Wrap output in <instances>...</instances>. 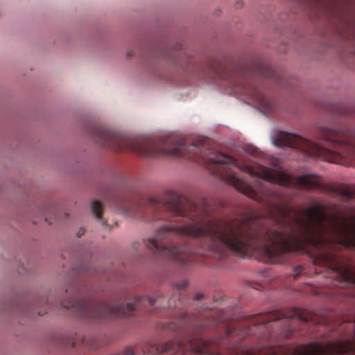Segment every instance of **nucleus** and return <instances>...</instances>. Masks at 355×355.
<instances>
[{
    "label": "nucleus",
    "mask_w": 355,
    "mask_h": 355,
    "mask_svg": "<svg viewBox=\"0 0 355 355\" xmlns=\"http://www.w3.org/2000/svg\"><path fill=\"white\" fill-rule=\"evenodd\" d=\"M259 286H260V285H259V284H257V286H254V288L255 289H259Z\"/></svg>",
    "instance_id": "dca6fc26"
},
{
    "label": "nucleus",
    "mask_w": 355,
    "mask_h": 355,
    "mask_svg": "<svg viewBox=\"0 0 355 355\" xmlns=\"http://www.w3.org/2000/svg\"><path fill=\"white\" fill-rule=\"evenodd\" d=\"M211 70L213 71L215 73H216L218 76H220V72L218 71V69L216 66H211L210 67Z\"/></svg>",
    "instance_id": "f8f14e48"
},
{
    "label": "nucleus",
    "mask_w": 355,
    "mask_h": 355,
    "mask_svg": "<svg viewBox=\"0 0 355 355\" xmlns=\"http://www.w3.org/2000/svg\"><path fill=\"white\" fill-rule=\"evenodd\" d=\"M317 132L320 140L327 143L329 148L283 131L277 134L273 142L276 146L296 148L307 157H319L339 164H347L348 160L355 158V130L318 125Z\"/></svg>",
    "instance_id": "f257e3e1"
},
{
    "label": "nucleus",
    "mask_w": 355,
    "mask_h": 355,
    "mask_svg": "<svg viewBox=\"0 0 355 355\" xmlns=\"http://www.w3.org/2000/svg\"><path fill=\"white\" fill-rule=\"evenodd\" d=\"M187 286V282H183L182 284H180L179 286H178V289L179 290H182V289H184V288H186Z\"/></svg>",
    "instance_id": "4468645a"
},
{
    "label": "nucleus",
    "mask_w": 355,
    "mask_h": 355,
    "mask_svg": "<svg viewBox=\"0 0 355 355\" xmlns=\"http://www.w3.org/2000/svg\"><path fill=\"white\" fill-rule=\"evenodd\" d=\"M159 353L171 352L173 354L183 353V347L180 341H169L163 344L157 349Z\"/></svg>",
    "instance_id": "423d86ee"
},
{
    "label": "nucleus",
    "mask_w": 355,
    "mask_h": 355,
    "mask_svg": "<svg viewBox=\"0 0 355 355\" xmlns=\"http://www.w3.org/2000/svg\"><path fill=\"white\" fill-rule=\"evenodd\" d=\"M334 352L331 346L325 348L317 343H309L301 346L295 353L296 355H331Z\"/></svg>",
    "instance_id": "39448f33"
},
{
    "label": "nucleus",
    "mask_w": 355,
    "mask_h": 355,
    "mask_svg": "<svg viewBox=\"0 0 355 355\" xmlns=\"http://www.w3.org/2000/svg\"><path fill=\"white\" fill-rule=\"evenodd\" d=\"M121 355H134V351H133L132 347H128L125 348L122 351Z\"/></svg>",
    "instance_id": "9b49d317"
},
{
    "label": "nucleus",
    "mask_w": 355,
    "mask_h": 355,
    "mask_svg": "<svg viewBox=\"0 0 355 355\" xmlns=\"http://www.w3.org/2000/svg\"><path fill=\"white\" fill-rule=\"evenodd\" d=\"M330 191L348 200L352 199L354 197V193L349 189L332 187L330 189Z\"/></svg>",
    "instance_id": "6e6552de"
},
{
    "label": "nucleus",
    "mask_w": 355,
    "mask_h": 355,
    "mask_svg": "<svg viewBox=\"0 0 355 355\" xmlns=\"http://www.w3.org/2000/svg\"><path fill=\"white\" fill-rule=\"evenodd\" d=\"M91 210L96 218L99 220L102 225L105 224V221L102 218L103 206L100 201L94 200L91 203Z\"/></svg>",
    "instance_id": "0eeeda50"
},
{
    "label": "nucleus",
    "mask_w": 355,
    "mask_h": 355,
    "mask_svg": "<svg viewBox=\"0 0 355 355\" xmlns=\"http://www.w3.org/2000/svg\"><path fill=\"white\" fill-rule=\"evenodd\" d=\"M257 76L272 79L277 84H280L281 74L267 64L258 61L253 68L245 74L244 80L234 84L235 89L249 97L261 107L271 110L273 108V101L264 93L262 86L255 80Z\"/></svg>",
    "instance_id": "7ed1b4c3"
},
{
    "label": "nucleus",
    "mask_w": 355,
    "mask_h": 355,
    "mask_svg": "<svg viewBox=\"0 0 355 355\" xmlns=\"http://www.w3.org/2000/svg\"><path fill=\"white\" fill-rule=\"evenodd\" d=\"M157 299L153 297H135L134 302L107 303L87 299L71 298L62 302L63 307L71 309L82 318L91 321H103L119 316L131 315L137 306H154Z\"/></svg>",
    "instance_id": "f03ea898"
},
{
    "label": "nucleus",
    "mask_w": 355,
    "mask_h": 355,
    "mask_svg": "<svg viewBox=\"0 0 355 355\" xmlns=\"http://www.w3.org/2000/svg\"><path fill=\"white\" fill-rule=\"evenodd\" d=\"M304 270V268L301 266H298L294 268V274L293 277L294 279L297 278L298 276H300Z\"/></svg>",
    "instance_id": "1a4fd4ad"
},
{
    "label": "nucleus",
    "mask_w": 355,
    "mask_h": 355,
    "mask_svg": "<svg viewBox=\"0 0 355 355\" xmlns=\"http://www.w3.org/2000/svg\"><path fill=\"white\" fill-rule=\"evenodd\" d=\"M256 332L252 330L251 327H248V332L246 333L247 335H254Z\"/></svg>",
    "instance_id": "ddd939ff"
},
{
    "label": "nucleus",
    "mask_w": 355,
    "mask_h": 355,
    "mask_svg": "<svg viewBox=\"0 0 355 355\" xmlns=\"http://www.w3.org/2000/svg\"><path fill=\"white\" fill-rule=\"evenodd\" d=\"M294 318H297L303 322H308V317L301 315L299 309H294L289 314H286L282 311H272L267 313H259L256 315L252 316L250 320V324L253 327L257 328L260 330L268 329V324L273 321H277L281 319L285 318L286 321L290 320Z\"/></svg>",
    "instance_id": "20e7f679"
},
{
    "label": "nucleus",
    "mask_w": 355,
    "mask_h": 355,
    "mask_svg": "<svg viewBox=\"0 0 355 355\" xmlns=\"http://www.w3.org/2000/svg\"><path fill=\"white\" fill-rule=\"evenodd\" d=\"M193 350L197 354H203L205 352V344L203 343L202 345L193 347Z\"/></svg>",
    "instance_id": "9d476101"
},
{
    "label": "nucleus",
    "mask_w": 355,
    "mask_h": 355,
    "mask_svg": "<svg viewBox=\"0 0 355 355\" xmlns=\"http://www.w3.org/2000/svg\"><path fill=\"white\" fill-rule=\"evenodd\" d=\"M44 313H41L40 311H39V312H38V315H43Z\"/></svg>",
    "instance_id": "a211bd4d"
},
{
    "label": "nucleus",
    "mask_w": 355,
    "mask_h": 355,
    "mask_svg": "<svg viewBox=\"0 0 355 355\" xmlns=\"http://www.w3.org/2000/svg\"><path fill=\"white\" fill-rule=\"evenodd\" d=\"M333 207H334V209H337V205H334Z\"/></svg>",
    "instance_id": "f3484780"
},
{
    "label": "nucleus",
    "mask_w": 355,
    "mask_h": 355,
    "mask_svg": "<svg viewBox=\"0 0 355 355\" xmlns=\"http://www.w3.org/2000/svg\"><path fill=\"white\" fill-rule=\"evenodd\" d=\"M85 233V230L83 229V230H80L78 231V232L77 233V235L78 237L81 236L82 235H83Z\"/></svg>",
    "instance_id": "2eb2a0df"
}]
</instances>
